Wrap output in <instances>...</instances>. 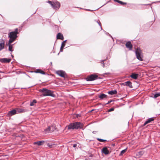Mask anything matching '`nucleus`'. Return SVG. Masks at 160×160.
<instances>
[{
    "label": "nucleus",
    "mask_w": 160,
    "mask_h": 160,
    "mask_svg": "<svg viewBox=\"0 0 160 160\" xmlns=\"http://www.w3.org/2000/svg\"><path fill=\"white\" fill-rule=\"evenodd\" d=\"M16 113H18L17 110L13 109L10 111L8 113L9 115L12 116Z\"/></svg>",
    "instance_id": "nucleus-13"
},
{
    "label": "nucleus",
    "mask_w": 160,
    "mask_h": 160,
    "mask_svg": "<svg viewBox=\"0 0 160 160\" xmlns=\"http://www.w3.org/2000/svg\"><path fill=\"white\" fill-rule=\"evenodd\" d=\"M87 10H88V11H91V10L90 9H87Z\"/></svg>",
    "instance_id": "nucleus-42"
},
{
    "label": "nucleus",
    "mask_w": 160,
    "mask_h": 160,
    "mask_svg": "<svg viewBox=\"0 0 160 160\" xmlns=\"http://www.w3.org/2000/svg\"><path fill=\"white\" fill-rule=\"evenodd\" d=\"M105 60H101V64L102 65V66L104 68L105 67V64L104 63V61Z\"/></svg>",
    "instance_id": "nucleus-32"
},
{
    "label": "nucleus",
    "mask_w": 160,
    "mask_h": 160,
    "mask_svg": "<svg viewBox=\"0 0 160 160\" xmlns=\"http://www.w3.org/2000/svg\"><path fill=\"white\" fill-rule=\"evenodd\" d=\"M118 3L120 4H121L122 5H124V4H126V3L123 2L122 1H119V0L118 1Z\"/></svg>",
    "instance_id": "nucleus-29"
},
{
    "label": "nucleus",
    "mask_w": 160,
    "mask_h": 160,
    "mask_svg": "<svg viewBox=\"0 0 160 160\" xmlns=\"http://www.w3.org/2000/svg\"><path fill=\"white\" fill-rule=\"evenodd\" d=\"M77 146V145L76 144H74L73 145V147H75Z\"/></svg>",
    "instance_id": "nucleus-40"
},
{
    "label": "nucleus",
    "mask_w": 160,
    "mask_h": 160,
    "mask_svg": "<svg viewBox=\"0 0 160 160\" xmlns=\"http://www.w3.org/2000/svg\"><path fill=\"white\" fill-rule=\"evenodd\" d=\"M51 128L50 126L48 127V128L45 129L44 131L45 133H48L51 132Z\"/></svg>",
    "instance_id": "nucleus-18"
},
{
    "label": "nucleus",
    "mask_w": 160,
    "mask_h": 160,
    "mask_svg": "<svg viewBox=\"0 0 160 160\" xmlns=\"http://www.w3.org/2000/svg\"><path fill=\"white\" fill-rule=\"evenodd\" d=\"M126 86H128L130 88H132V83L131 82L129 81L126 82Z\"/></svg>",
    "instance_id": "nucleus-22"
},
{
    "label": "nucleus",
    "mask_w": 160,
    "mask_h": 160,
    "mask_svg": "<svg viewBox=\"0 0 160 160\" xmlns=\"http://www.w3.org/2000/svg\"><path fill=\"white\" fill-rule=\"evenodd\" d=\"M117 93V91L116 90H112L109 91L108 93L111 95H113L116 94Z\"/></svg>",
    "instance_id": "nucleus-19"
},
{
    "label": "nucleus",
    "mask_w": 160,
    "mask_h": 160,
    "mask_svg": "<svg viewBox=\"0 0 160 160\" xmlns=\"http://www.w3.org/2000/svg\"><path fill=\"white\" fill-rule=\"evenodd\" d=\"M79 116V115H77V117H78V116Z\"/></svg>",
    "instance_id": "nucleus-45"
},
{
    "label": "nucleus",
    "mask_w": 160,
    "mask_h": 160,
    "mask_svg": "<svg viewBox=\"0 0 160 160\" xmlns=\"http://www.w3.org/2000/svg\"><path fill=\"white\" fill-rule=\"evenodd\" d=\"M37 102V101L36 100H33L32 102H31L30 104V105L31 106H33L34 105L35 103H36Z\"/></svg>",
    "instance_id": "nucleus-25"
},
{
    "label": "nucleus",
    "mask_w": 160,
    "mask_h": 160,
    "mask_svg": "<svg viewBox=\"0 0 160 160\" xmlns=\"http://www.w3.org/2000/svg\"><path fill=\"white\" fill-rule=\"evenodd\" d=\"M107 97H108V96L107 95L105 94H103V93L101 94L99 96V98L101 100L107 98Z\"/></svg>",
    "instance_id": "nucleus-17"
},
{
    "label": "nucleus",
    "mask_w": 160,
    "mask_h": 160,
    "mask_svg": "<svg viewBox=\"0 0 160 160\" xmlns=\"http://www.w3.org/2000/svg\"><path fill=\"white\" fill-rule=\"evenodd\" d=\"M114 110V108H111L110 109H109L108 110V111L109 112H111V111H113Z\"/></svg>",
    "instance_id": "nucleus-36"
},
{
    "label": "nucleus",
    "mask_w": 160,
    "mask_h": 160,
    "mask_svg": "<svg viewBox=\"0 0 160 160\" xmlns=\"http://www.w3.org/2000/svg\"><path fill=\"white\" fill-rule=\"evenodd\" d=\"M102 152L105 155L109 153V152L106 147H104L102 149Z\"/></svg>",
    "instance_id": "nucleus-9"
},
{
    "label": "nucleus",
    "mask_w": 160,
    "mask_h": 160,
    "mask_svg": "<svg viewBox=\"0 0 160 160\" xmlns=\"http://www.w3.org/2000/svg\"><path fill=\"white\" fill-rule=\"evenodd\" d=\"M57 74L62 77H64L65 75V73L64 71L62 70L58 71L56 72Z\"/></svg>",
    "instance_id": "nucleus-7"
},
{
    "label": "nucleus",
    "mask_w": 160,
    "mask_h": 160,
    "mask_svg": "<svg viewBox=\"0 0 160 160\" xmlns=\"http://www.w3.org/2000/svg\"><path fill=\"white\" fill-rule=\"evenodd\" d=\"M111 102V101H108V102L107 103L104 104V105L105 106V105H106V104H108L110 103Z\"/></svg>",
    "instance_id": "nucleus-38"
},
{
    "label": "nucleus",
    "mask_w": 160,
    "mask_h": 160,
    "mask_svg": "<svg viewBox=\"0 0 160 160\" xmlns=\"http://www.w3.org/2000/svg\"><path fill=\"white\" fill-rule=\"evenodd\" d=\"M98 76L95 74H91L88 76L86 78L87 81H93L97 78Z\"/></svg>",
    "instance_id": "nucleus-5"
},
{
    "label": "nucleus",
    "mask_w": 160,
    "mask_h": 160,
    "mask_svg": "<svg viewBox=\"0 0 160 160\" xmlns=\"http://www.w3.org/2000/svg\"><path fill=\"white\" fill-rule=\"evenodd\" d=\"M154 119L153 118H151L147 119V120L145 122L143 125V126H145L147 124L150 122H151L153 121Z\"/></svg>",
    "instance_id": "nucleus-12"
},
{
    "label": "nucleus",
    "mask_w": 160,
    "mask_h": 160,
    "mask_svg": "<svg viewBox=\"0 0 160 160\" xmlns=\"http://www.w3.org/2000/svg\"><path fill=\"white\" fill-rule=\"evenodd\" d=\"M17 112L18 113H21L22 112H24L27 111L26 110L22 109V108H19L18 109H17Z\"/></svg>",
    "instance_id": "nucleus-20"
},
{
    "label": "nucleus",
    "mask_w": 160,
    "mask_h": 160,
    "mask_svg": "<svg viewBox=\"0 0 160 160\" xmlns=\"http://www.w3.org/2000/svg\"><path fill=\"white\" fill-rule=\"evenodd\" d=\"M126 46L129 48V50H131L132 48V46L130 41L128 42L126 44Z\"/></svg>",
    "instance_id": "nucleus-11"
},
{
    "label": "nucleus",
    "mask_w": 160,
    "mask_h": 160,
    "mask_svg": "<svg viewBox=\"0 0 160 160\" xmlns=\"http://www.w3.org/2000/svg\"><path fill=\"white\" fill-rule=\"evenodd\" d=\"M47 2L50 4L52 7H53L54 2L52 3V2L50 1H48Z\"/></svg>",
    "instance_id": "nucleus-34"
},
{
    "label": "nucleus",
    "mask_w": 160,
    "mask_h": 160,
    "mask_svg": "<svg viewBox=\"0 0 160 160\" xmlns=\"http://www.w3.org/2000/svg\"><path fill=\"white\" fill-rule=\"evenodd\" d=\"M138 74H136L132 73L130 76V77L133 79H136L138 77Z\"/></svg>",
    "instance_id": "nucleus-16"
},
{
    "label": "nucleus",
    "mask_w": 160,
    "mask_h": 160,
    "mask_svg": "<svg viewBox=\"0 0 160 160\" xmlns=\"http://www.w3.org/2000/svg\"><path fill=\"white\" fill-rule=\"evenodd\" d=\"M3 72H2L1 71H0V73H2Z\"/></svg>",
    "instance_id": "nucleus-43"
},
{
    "label": "nucleus",
    "mask_w": 160,
    "mask_h": 160,
    "mask_svg": "<svg viewBox=\"0 0 160 160\" xmlns=\"http://www.w3.org/2000/svg\"><path fill=\"white\" fill-rule=\"evenodd\" d=\"M79 116V115H77V117H78V116Z\"/></svg>",
    "instance_id": "nucleus-46"
},
{
    "label": "nucleus",
    "mask_w": 160,
    "mask_h": 160,
    "mask_svg": "<svg viewBox=\"0 0 160 160\" xmlns=\"http://www.w3.org/2000/svg\"><path fill=\"white\" fill-rule=\"evenodd\" d=\"M35 72L37 73H40L42 74H45V72L39 69H37Z\"/></svg>",
    "instance_id": "nucleus-21"
},
{
    "label": "nucleus",
    "mask_w": 160,
    "mask_h": 160,
    "mask_svg": "<svg viewBox=\"0 0 160 160\" xmlns=\"http://www.w3.org/2000/svg\"><path fill=\"white\" fill-rule=\"evenodd\" d=\"M135 53L137 58L141 61H142L143 56L141 50L140 49H137L135 51Z\"/></svg>",
    "instance_id": "nucleus-4"
},
{
    "label": "nucleus",
    "mask_w": 160,
    "mask_h": 160,
    "mask_svg": "<svg viewBox=\"0 0 160 160\" xmlns=\"http://www.w3.org/2000/svg\"><path fill=\"white\" fill-rule=\"evenodd\" d=\"M114 1H115V2H118V0H113Z\"/></svg>",
    "instance_id": "nucleus-41"
},
{
    "label": "nucleus",
    "mask_w": 160,
    "mask_h": 160,
    "mask_svg": "<svg viewBox=\"0 0 160 160\" xmlns=\"http://www.w3.org/2000/svg\"><path fill=\"white\" fill-rule=\"evenodd\" d=\"M44 141H39L37 142H35L33 143V144L34 145L37 144L38 146H40L42 145L44 142Z\"/></svg>",
    "instance_id": "nucleus-14"
},
{
    "label": "nucleus",
    "mask_w": 160,
    "mask_h": 160,
    "mask_svg": "<svg viewBox=\"0 0 160 160\" xmlns=\"http://www.w3.org/2000/svg\"><path fill=\"white\" fill-rule=\"evenodd\" d=\"M65 44L64 43H62L61 46V47L60 49V52H62V50L64 47L65 46Z\"/></svg>",
    "instance_id": "nucleus-27"
},
{
    "label": "nucleus",
    "mask_w": 160,
    "mask_h": 160,
    "mask_svg": "<svg viewBox=\"0 0 160 160\" xmlns=\"http://www.w3.org/2000/svg\"><path fill=\"white\" fill-rule=\"evenodd\" d=\"M79 116V115H77V117H78V116Z\"/></svg>",
    "instance_id": "nucleus-47"
},
{
    "label": "nucleus",
    "mask_w": 160,
    "mask_h": 160,
    "mask_svg": "<svg viewBox=\"0 0 160 160\" xmlns=\"http://www.w3.org/2000/svg\"><path fill=\"white\" fill-rule=\"evenodd\" d=\"M60 7V4L58 2H56L53 3V7L52 8L55 9L57 10Z\"/></svg>",
    "instance_id": "nucleus-6"
},
{
    "label": "nucleus",
    "mask_w": 160,
    "mask_h": 160,
    "mask_svg": "<svg viewBox=\"0 0 160 160\" xmlns=\"http://www.w3.org/2000/svg\"><path fill=\"white\" fill-rule=\"evenodd\" d=\"M160 96V93L155 94L154 95V98H156Z\"/></svg>",
    "instance_id": "nucleus-30"
},
{
    "label": "nucleus",
    "mask_w": 160,
    "mask_h": 160,
    "mask_svg": "<svg viewBox=\"0 0 160 160\" xmlns=\"http://www.w3.org/2000/svg\"><path fill=\"white\" fill-rule=\"evenodd\" d=\"M83 126V124L79 122H75L73 123H71L68 126H66V128H68V129H77L79 128H81Z\"/></svg>",
    "instance_id": "nucleus-1"
},
{
    "label": "nucleus",
    "mask_w": 160,
    "mask_h": 160,
    "mask_svg": "<svg viewBox=\"0 0 160 160\" xmlns=\"http://www.w3.org/2000/svg\"><path fill=\"white\" fill-rule=\"evenodd\" d=\"M12 57H13V56L12 55Z\"/></svg>",
    "instance_id": "nucleus-44"
},
{
    "label": "nucleus",
    "mask_w": 160,
    "mask_h": 160,
    "mask_svg": "<svg viewBox=\"0 0 160 160\" xmlns=\"http://www.w3.org/2000/svg\"><path fill=\"white\" fill-rule=\"evenodd\" d=\"M18 29L16 28L15 31L10 32L8 34V37L10 39L9 41V44H11L13 42L17 37V34H18Z\"/></svg>",
    "instance_id": "nucleus-2"
},
{
    "label": "nucleus",
    "mask_w": 160,
    "mask_h": 160,
    "mask_svg": "<svg viewBox=\"0 0 160 160\" xmlns=\"http://www.w3.org/2000/svg\"><path fill=\"white\" fill-rule=\"evenodd\" d=\"M5 42L2 39H0V51L3 49L4 47Z\"/></svg>",
    "instance_id": "nucleus-8"
},
{
    "label": "nucleus",
    "mask_w": 160,
    "mask_h": 160,
    "mask_svg": "<svg viewBox=\"0 0 160 160\" xmlns=\"http://www.w3.org/2000/svg\"><path fill=\"white\" fill-rule=\"evenodd\" d=\"M127 149H125L122 150L120 153L119 154L120 156H122L123 155V154L125 153V152L126 151Z\"/></svg>",
    "instance_id": "nucleus-26"
},
{
    "label": "nucleus",
    "mask_w": 160,
    "mask_h": 160,
    "mask_svg": "<svg viewBox=\"0 0 160 160\" xmlns=\"http://www.w3.org/2000/svg\"><path fill=\"white\" fill-rule=\"evenodd\" d=\"M8 45L9 46L8 50L11 52L12 51V45H11V44H9V42L8 43Z\"/></svg>",
    "instance_id": "nucleus-23"
},
{
    "label": "nucleus",
    "mask_w": 160,
    "mask_h": 160,
    "mask_svg": "<svg viewBox=\"0 0 160 160\" xmlns=\"http://www.w3.org/2000/svg\"><path fill=\"white\" fill-rule=\"evenodd\" d=\"M66 40L64 41L63 42H62V43H63L64 44V43H65L66 42Z\"/></svg>",
    "instance_id": "nucleus-39"
},
{
    "label": "nucleus",
    "mask_w": 160,
    "mask_h": 160,
    "mask_svg": "<svg viewBox=\"0 0 160 160\" xmlns=\"http://www.w3.org/2000/svg\"><path fill=\"white\" fill-rule=\"evenodd\" d=\"M95 21L97 22L98 23L101 29H102V27H101V23L99 21V20H98L97 21L96 20H95Z\"/></svg>",
    "instance_id": "nucleus-28"
},
{
    "label": "nucleus",
    "mask_w": 160,
    "mask_h": 160,
    "mask_svg": "<svg viewBox=\"0 0 160 160\" xmlns=\"http://www.w3.org/2000/svg\"><path fill=\"white\" fill-rule=\"evenodd\" d=\"M51 131V132H53L56 129V127L55 125H53L51 126H50Z\"/></svg>",
    "instance_id": "nucleus-24"
},
{
    "label": "nucleus",
    "mask_w": 160,
    "mask_h": 160,
    "mask_svg": "<svg viewBox=\"0 0 160 160\" xmlns=\"http://www.w3.org/2000/svg\"><path fill=\"white\" fill-rule=\"evenodd\" d=\"M122 85L123 86H126V82L122 83Z\"/></svg>",
    "instance_id": "nucleus-37"
},
{
    "label": "nucleus",
    "mask_w": 160,
    "mask_h": 160,
    "mask_svg": "<svg viewBox=\"0 0 160 160\" xmlns=\"http://www.w3.org/2000/svg\"><path fill=\"white\" fill-rule=\"evenodd\" d=\"M139 154L140 155H142L144 154V152L143 151H141L139 152Z\"/></svg>",
    "instance_id": "nucleus-35"
},
{
    "label": "nucleus",
    "mask_w": 160,
    "mask_h": 160,
    "mask_svg": "<svg viewBox=\"0 0 160 160\" xmlns=\"http://www.w3.org/2000/svg\"><path fill=\"white\" fill-rule=\"evenodd\" d=\"M57 38V39H60L62 40H63L64 39L63 36L61 33H58V34Z\"/></svg>",
    "instance_id": "nucleus-15"
},
{
    "label": "nucleus",
    "mask_w": 160,
    "mask_h": 160,
    "mask_svg": "<svg viewBox=\"0 0 160 160\" xmlns=\"http://www.w3.org/2000/svg\"><path fill=\"white\" fill-rule=\"evenodd\" d=\"M39 91L42 93V95L44 96H51L53 97L54 96V95L52 91L46 89L45 88L40 89Z\"/></svg>",
    "instance_id": "nucleus-3"
},
{
    "label": "nucleus",
    "mask_w": 160,
    "mask_h": 160,
    "mask_svg": "<svg viewBox=\"0 0 160 160\" xmlns=\"http://www.w3.org/2000/svg\"><path fill=\"white\" fill-rule=\"evenodd\" d=\"M97 140L100 142H103L104 141H106V140L103 139L99 138H97Z\"/></svg>",
    "instance_id": "nucleus-31"
},
{
    "label": "nucleus",
    "mask_w": 160,
    "mask_h": 160,
    "mask_svg": "<svg viewBox=\"0 0 160 160\" xmlns=\"http://www.w3.org/2000/svg\"><path fill=\"white\" fill-rule=\"evenodd\" d=\"M47 2L50 4L52 7H53L54 2L52 3V2L50 1H48Z\"/></svg>",
    "instance_id": "nucleus-33"
},
{
    "label": "nucleus",
    "mask_w": 160,
    "mask_h": 160,
    "mask_svg": "<svg viewBox=\"0 0 160 160\" xmlns=\"http://www.w3.org/2000/svg\"><path fill=\"white\" fill-rule=\"evenodd\" d=\"M11 60V59L9 58H3L1 59L0 61L4 63H8Z\"/></svg>",
    "instance_id": "nucleus-10"
}]
</instances>
